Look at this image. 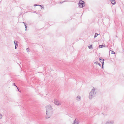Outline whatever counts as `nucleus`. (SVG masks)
I'll list each match as a JSON object with an SVG mask.
<instances>
[{
    "label": "nucleus",
    "mask_w": 124,
    "mask_h": 124,
    "mask_svg": "<svg viewBox=\"0 0 124 124\" xmlns=\"http://www.w3.org/2000/svg\"><path fill=\"white\" fill-rule=\"evenodd\" d=\"M46 119H48L52 115L53 110L51 105H49L46 107Z\"/></svg>",
    "instance_id": "nucleus-1"
},
{
    "label": "nucleus",
    "mask_w": 124,
    "mask_h": 124,
    "mask_svg": "<svg viewBox=\"0 0 124 124\" xmlns=\"http://www.w3.org/2000/svg\"><path fill=\"white\" fill-rule=\"evenodd\" d=\"M95 90L94 88H93V89L90 93L89 96V99H91L95 96L96 92H95Z\"/></svg>",
    "instance_id": "nucleus-2"
},
{
    "label": "nucleus",
    "mask_w": 124,
    "mask_h": 124,
    "mask_svg": "<svg viewBox=\"0 0 124 124\" xmlns=\"http://www.w3.org/2000/svg\"><path fill=\"white\" fill-rule=\"evenodd\" d=\"M79 2V6L80 8H82L85 6V4L84 1L80 0Z\"/></svg>",
    "instance_id": "nucleus-3"
},
{
    "label": "nucleus",
    "mask_w": 124,
    "mask_h": 124,
    "mask_svg": "<svg viewBox=\"0 0 124 124\" xmlns=\"http://www.w3.org/2000/svg\"><path fill=\"white\" fill-rule=\"evenodd\" d=\"M54 103L55 104L57 105H60L61 104V102L58 101L57 100H55L54 101Z\"/></svg>",
    "instance_id": "nucleus-4"
},
{
    "label": "nucleus",
    "mask_w": 124,
    "mask_h": 124,
    "mask_svg": "<svg viewBox=\"0 0 124 124\" xmlns=\"http://www.w3.org/2000/svg\"><path fill=\"white\" fill-rule=\"evenodd\" d=\"M79 122L78 119H75L74 120L72 124H78Z\"/></svg>",
    "instance_id": "nucleus-5"
},
{
    "label": "nucleus",
    "mask_w": 124,
    "mask_h": 124,
    "mask_svg": "<svg viewBox=\"0 0 124 124\" xmlns=\"http://www.w3.org/2000/svg\"><path fill=\"white\" fill-rule=\"evenodd\" d=\"M114 123V121H108L106 122V124H113Z\"/></svg>",
    "instance_id": "nucleus-6"
},
{
    "label": "nucleus",
    "mask_w": 124,
    "mask_h": 124,
    "mask_svg": "<svg viewBox=\"0 0 124 124\" xmlns=\"http://www.w3.org/2000/svg\"><path fill=\"white\" fill-rule=\"evenodd\" d=\"M111 3L113 5L115 4L116 2L115 0H111Z\"/></svg>",
    "instance_id": "nucleus-7"
},
{
    "label": "nucleus",
    "mask_w": 124,
    "mask_h": 124,
    "mask_svg": "<svg viewBox=\"0 0 124 124\" xmlns=\"http://www.w3.org/2000/svg\"><path fill=\"white\" fill-rule=\"evenodd\" d=\"M89 48L90 49H93V47L92 45H90V46H88Z\"/></svg>",
    "instance_id": "nucleus-8"
},
{
    "label": "nucleus",
    "mask_w": 124,
    "mask_h": 124,
    "mask_svg": "<svg viewBox=\"0 0 124 124\" xmlns=\"http://www.w3.org/2000/svg\"><path fill=\"white\" fill-rule=\"evenodd\" d=\"M99 60H100V61L102 62H103V60H104V59H102V58H101L100 57L99 58Z\"/></svg>",
    "instance_id": "nucleus-9"
},
{
    "label": "nucleus",
    "mask_w": 124,
    "mask_h": 124,
    "mask_svg": "<svg viewBox=\"0 0 124 124\" xmlns=\"http://www.w3.org/2000/svg\"><path fill=\"white\" fill-rule=\"evenodd\" d=\"M81 98L79 96H78L77 97V100H79Z\"/></svg>",
    "instance_id": "nucleus-10"
},
{
    "label": "nucleus",
    "mask_w": 124,
    "mask_h": 124,
    "mask_svg": "<svg viewBox=\"0 0 124 124\" xmlns=\"http://www.w3.org/2000/svg\"><path fill=\"white\" fill-rule=\"evenodd\" d=\"M98 35V34L97 33H95L94 35V38H95Z\"/></svg>",
    "instance_id": "nucleus-11"
},
{
    "label": "nucleus",
    "mask_w": 124,
    "mask_h": 124,
    "mask_svg": "<svg viewBox=\"0 0 124 124\" xmlns=\"http://www.w3.org/2000/svg\"><path fill=\"white\" fill-rule=\"evenodd\" d=\"M103 45H99V48H102L103 47Z\"/></svg>",
    "instance_id": "nucleus-12"
},
{
    "label": "nucleus",
    "mask_w": 124,
    "mask_h": 124,
    "mask_svg": "<svg viewBox=\"0 0 124 124\" xmlns=\"http://www.w3.org/2000/svg\"><path fill=\"white\" fill-rule=\"evenodd\" d=\"M18 46V45L17 44V43H16V44L15 45V49H16Z\"/></svg>",
    "instance_id": "nucleus-13"
},
{
    "label": "nucleus",
    "mask_w": 124,
    "mask_h": 124,
    "mask_svg": "<svg viewBox=\"0 0 124 124\" xmlns=\"http://www.w3.org/2000/svg\"><path fill=\"white\" fill-rule=\"evenodd\" d=\"M102 60L103 61V62H101V63H102V66H103V65H104V60Z\"/></svg>",
    "instance_id": "nucleus-14"
},
{
    "label": "nucleus",
    "mask_w": 124,
    "mask_h": 124,
    "mask_svg": "<svg viewBox=\"0 0 124 124\" xmlns=\"http://www.w3.org/2000/svg\"><path fill=\"white\" fill-rule=\"evenodd\" d=\"M2 115L1 114H0V119H1L2 118Z\"/></svg>",
    "instance_id": "nucleus-15"
},
{
    "label": "nucleus",
    "mask_w": 124,
    "mask_h": 124,
    "mask_svg": "<svg viewBox=\"0 0 124 124\" xmlns=\"http://www.w3.org/2000/svg\"><path fill=\"white\" fill-rule=\"evenodd\" d=\"M14 44L15 45L16 44V43H17V41H16L14 40Z\"/></svg>",
    "instance_id": "nucleus-16"
},
{
    "label": "nucleus",
    "mask_w": 124,
    "mask_h": 124,
    "mask_svg": "<svg viewBox=\"0 0 124 124\" xmlns=\"http://www.w3.org/2000/svg\"><path fill=\"white\" fill-rule=\"evenodd\" d=\"M26 50L28 53L29 52V48H27L26 49Z\"/></svg>",
    "instance_id": "nucleus-17"
},
{
    "label": "nucleus",
    "mask_w": 124,
    "mask_h": 124,
    "mask_svg": "<svg viewBox=\"0 0 124 124\" xmlns=\"http://www.w3.org/2000/svg\"><path fill=\"white\" fill-rule=\"evenodd\" d=\"M39 6H40L41 9H42V8H43V9H44V8L43 6H42L41 5H39Z\"/></svg>",
    "instance_id": "nucleus-18"
},
{
    "label": "nucleus",
    "mask_w": 124,
    "mask_h": 124,
    "mask_svg": "<svg viewBox=\"0 0 124 124\" xmlns=\"http://www.w3.org/2000/svg\"><path fill=\"white\" fill-rule=\"evenodd\" d=\"M111 54H115V52L113 51H111Z\"/></svg>",
    "instance_id": "nucleus-19"
},
{
    "label": "nucleus",
    "mask_w": 124,
    "mask_h": 124,
    "mask_svg": "<svg viewBox=\"0 0 124 124\" xmlns=\"http://www.w3.org/2000/svg\"><path fill=\"white\" fill-rule=\"evenodd\" d=\"M13 84H14V86H15L16 87H17V88L18 89V91H19V89H18V87H17V86H16V85L15 84V83H13Z\"/></svg>",
    "instance_id": "nucleus-20"
},
{
    "label": "nucleus",
    "mask_w": 124,
    "mask_h": 124,
    "mask_svg": "<svg viewBox=\"0 0 124 124\" xmlns=\"http://www.w3.org/2000/svg\"><path fill=\"white\" fill-rule=\"evenodd\" d=\"M94 64H99V63L98 62H94Z\"/></svg>",
    "instance_id": "nucleus-21"
},
{
    "label": "nucleus",
    "mask_w": 124,
    "mask_h": 124,
    "mask_svg": "<svg viewBox=\"0 0 124 124\" xmlns=\"http://www.w3.org/2000/svg\"><path fill=\"white\" fill-rule=\"evenodd\" d=\"M25 28H26L25 30H26V31L27 27V26H26V24H25Z\"/></svg>",
    "instance_id": "nucleus-22"
},
{
    "label": "nucleus",
    "mask_w": 124,
    "mask_h": 124,
    "mask_svg": "<svg viewBox=\"0 0 124 124\" xmlns=\"http://www.w3.org/2000/svg\"><path fill=\"white\" fill-rule=\"evenodd\" d=\"M39 5H37V4H34V6H39Z\"/></svg>",
    "instance_id": "nucleus-23"
},
{
    "label": "nucleus",
    "mask_w": 124,
    "mask_h": 124,
    "mask_svg": "<svg viewBox=\"0 0 124 124\" xmlns=\"http://www.w3.org/2000/svg\"><path fill=\"white\" fill-rule=\"evenodd\" d=\"M98 64L101 67V64H100L99 63V64Z\"/></svg>",
    "instance_id": "nucleus-24"
},
{
    "label": "nucleus",
    "mask_w": 124,
    "mask_h": 124,
    "mask_svg": "<svg viewBox=\"0 0 124 124\" xmlns=\"http://www.w3.org/2000/svg\"><path fill=\"white\" fill-rule=\"evenodd\" d=\"M23 23L24 24V25H25V24H26V23H25L24 22H23Z\"/></svg>",
    "instance_id": "nucleus-25"
},
{
    "label": "nucleus",
    "mask_w": 124,
    "mask_h": 124,
    "mask_svg": "<svg viewBox=\"0 0 124 124\" xmlns=\"http://www.w3.org/2000/svg\"><path fill=\"white\" fill-rule=\"evenodd\" d=\"M23 23L24 24V25H25V24H26V23H25L24 22H23Z\"/></svg>",
    "instance_id": "nucleus-26"
},
{
    "label": "nucleus",
    "mask_w": 124,
    "mask_h": 124,
    "mask_svg": "<svg viewBox=\"0 0 124 124\" xmlns=\"http://www.w3.org/2000/svg\"><path fill=\"white\" fill-rule=\"evenodd\" d=\"M105 45H103V47H105Z\"/></svg>",
    "instance_id": "nucleus-27"
},
{
    "label": "nucleus",
    "mask_w": 124,
    "mask_h": 124,
    "mask_svg": "<svg viewBox=\"0 0 124 124\" xmlns=\"http://www.w3.org/2000/svg\"><path fill=\"white\" fill-rule=\"evenodd\" d=\"M65 2V1H64L63 2H61L60 3H61V4L63 2Z\"/></svg>",
    "instance_id": "nucleus-28"
},
{
    "label": "nucleus",
    "mask_w": 124,
    "mask_h": 124,
    "mask_svg": "<svg viewBox=\"0 0 124 124\" xmlns=\"http://www.w3.org/2000/svg\"><path fill=\"white\" fill-rule=\"evenodd\" d=\"M102 69L103 68V66H102Z\"/></svg>",
    "instance_id": "nucleus-29"
}]
</instances>
